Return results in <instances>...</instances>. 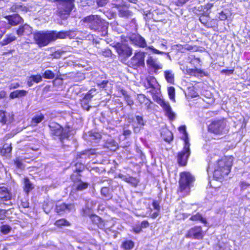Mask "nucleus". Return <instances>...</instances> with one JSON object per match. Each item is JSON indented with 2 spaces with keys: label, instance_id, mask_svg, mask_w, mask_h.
Segmentation results:
<instances>
[{
  "label": "nucleus",
  "instance_id": "17",
  "mask_svg": "<svg viewBox=\"0 0 250 250\" xmlns=\"http://www.w3.org/2000/svg\"><path fill=\"white\" fill-rule=\"evenodd\" d=\"M131 42L138 47L145 48L147 46L146 40L139 35H132L130 37Z\"/></svg>",
  "mask_w": 250,
  "mask_h": 250
},
{
  "label": "nucleus",
  "instance_id": "39",
  "mask_svg": "<svg viewBox=\"0 0 250 250\" xmlns=\"http://www.w3.org/2000/svg\"><path fill=\"white\" fill-rule=\"evenodd\" d=\"M101 194L104 196L106 199L111 198V195L109 193V189L107 187H103L101 190Z\"/></svg>",
  "mask_w": 250,
  "mask_h": 250
},
{
  "label": "nucleus",
  "instance_id": "40",
  "mask_svg": "<svg viewBox=\"0 0 250 250\" xmlns=\"http://www.w3.org/2000/svg\"><path fill=\"white\" fill-rule=\"evenodd\" d=\"M89 184L86 182H83L80 181L79 183L77 184L76 189L79 191H82L88 188Z\"/></svg>",
  "mask_w": 250,
  "mask_h": 250
},
{
  "label": "nucleus",
  "instance_id": "36",
  "mask_svg": "<svg viewBox=\"0 0 250 250\" xmlns=\"http://www.w3.org/2000/svg\"><path fill=\"white\" fill-rule=\"evenodd\" d=\"M165 77L168 83H173L174 82V74L171 70L165 71Z\"/></svg>",
  "mask_w": 250,
  "mask_h": 250
},
{
  "label": "nucleus",
  "instance_id": "21",
  "mask_svg": "<svg viewBox=\"0 0 250 250\" xmlns=\"http://www.w3.org/2000/svg\"><path fill=\"white\" fill-rule=\"evenodd\" d=\"M50 32L52 41L58 39H65L69 35V32L68 31L57 32L56 31H50Z\"/></svg>",
  "mask_w": 250,
  "mask_h": 250
},
{
  "label": "nucleus",
  "instance_id": "41",
  "mask_svg": "<svg viewBox=\"0 0 250 250\" xmlns=\"http://www.w3.org/2000/svg\"><path fill=\"white\" fill-rule=\"evenodd\" d=\"M55 225L58 227H62V226H68L70 223L65 219H61L56 221Z\"/></svg>",
  "mask_w": 250,
  "mask_h": 250
},
{
  "label": "nucleus",
  "instance_id": "20",
  "mask_svg": "<svg viewBox=\"0 0 250 250\" xmlns=\"http://www.w3.org/2000/svg\"><path fill=\"white\" fill-rule=\"evenodd\" d=\"M91 221L97 227L101 229H104L106 228V224L102 219L95 214H92L90 216Z\"/></svg>",
  "mask_w": 250,
  "mask_h": 250
},
{
  "label": "nucleus",
  "instance_id": "28",
  "mask_svg": "<svg viewBox=\"0 0 250 250\" xmlns=\"http://www.w3.org/2000/svg\"><path fill=\"white\" fill-rule=\"evenodd\" d=\"M136 120L138 124L137 126L134 127V131L135 133L139 132L140 129L145 125L143 117L140 116H136Z\"/></svg>",
  "mask_w": 250,
  "mask_h": 250
},
{
  "label": "nucleus",
  "instance_id": "43",
  "mask_svg": "<svg viewBox=\"0 0 250 250\" xmlns=\"http://www.w3.org/2000/svg\"><path fill=\"white\" fill-rule=\"evenodd\" d=\"M1 150V153L3 154L9 153L12 150L11 144H5Z\"/></svg>",
  "mask_w": 250,
  "mask_h": 250
},
{
  "label": "nucleus",
  "instance_id": "1",
  "mask_svg": "<svg viewBox=\"0 0 250 250\" xmlns=\"http://www.w3.org/2000/svg\"><path fill=\"white\" fill-rule=\"evenodd\" d=\"M86 26L94 32L104 37L107 34L108 23L98 15H90L83 19Z\"/></svg>",
  "mask_w": 250,
  "mask_h": 250
},
{
  "label": "nucleus",
  "instance_id": "9",
  "mask_svg": "<svg viewBox=\"0 0 250 250\" xmlns=\"http://www.w3.org/2000/svg\"><path fill=\"white\" fill-rule=\"evenodd\" d=\"M114 47L119 57L126 60L132 54V48L125 43H117Z\"/></svg>",
  "mask_w": 250,
  "mask_h": 250
},
{
  "label": "nucleus",
  "instance_id": "25",
  "mask_svg": "<svg viewBox=\"0 0 250 250\" xmlns=\"http://www.w3.org/2000/svg\"><path fill=\"white\" fill-rule=\"evenodd\" d=\"M161 137L165 141L168 143H169L173 140L172 133L167 129L164 130L162 132Z\"/></svg>",
  "mask_w": 250,
  "mask_h": 250
},
{
  "label": "nucleus",
  "instance_id": "32",
  "mask_svg": "<svg viewBox=\"0 0 250 250\" xmlns=\"http://www.w3.org/2000/svg\"><path fill=\"white\" fill-rule=\"evenodd\" d=\"M95 154V151L94 149L86 150L82 153L80 155H78L80 158H86L88 157L90 158V156Z\"/></svg>",
  "mask_w": 250,
  "mask_h": 250
},
{
  "label": "nucleus",
  "instance_id": "3",
  "mask_svg": "<svg viewBox=\"0 0 250 250\" xmlns=\"http://www.w3.org/2000/svg\"><path fill=\"white\" fill-rule=\"evenodd\" d=\"M194 178L188 172H184L180 174L178 192L183 196L188 195L190 188L192 186Z\"/></svg>",
  "mask_w": 250,
  "mask_h": 250
},
{
  "label": "nucleus",
  "instance_id": "45",
  "mask_svg": "<svg viewBox=\"0 0 250 250\" xmlns=\"http://www.w3.org/2000/svg\"><path fill=\"white\" fill-rule=\"evenodd\" d=\"M43 76L45 79H52L54 78L55 74L52 71L47 70L43 74Z\"/></svg>",
  "mask_w": 250,
  "mask_h": 250
},
{
  "label": "nucleus",
  "instance_id": "58",
  "mask_svg": "<svg viewBox=\"0 0 250 250\" xmlns=\"http://www.w3.org/2000/svg\"><path fill=\"white\" fill-rule=\"evenodd\" d=\"M108 0H97V2L99 6H103L108 2Z\"/></svg>",
  "mask_w": 250,
  "mask_h": 250
},
{
  "label": "nucleus",
  "instance_id": "7",
  "mask_svg": "<svg viewBox=\"0 0 250 250\" xmlns=\"http://www.w3.org/2000/svg\"><path fill=\"white\" fill-rule=\"evenodd\" d=\"M113 7L118 10V16L124 19L131 18L133 13L128 9V5L124 0H117L116 2L112 3Z\"/></svg>",
  "mask_w": 250,
  "mask_h": 250
},
{
  "label": "nucleus",
  "instance_id": "14",
  "mask_svg": "<svg viewBox=\"0 0 250 250\" xmlns=\"http://www.w3.org/2000/svg\"><path fill=\"white\" fill-rule=\"evenodd\" d=\"M157 103L163 108L166 112V115L170 120H172L175 117V114L172 112L171 106L168 102L166 101L162 98H158Z\"/></svg>",
  "mask_w": 250,
  "mask_h": 250
},
{
  "label": "nucleus",
  "instance_id": "2",
  "mask_svg": "<svg viewBox=\"0 0 250 250\" xmlns=\"http://www.w3.org/2000/svg\"><path fill=\"white\" fill-rule=\"evenodd\" d=\"M217 160V164L214 167L213 178L216 180H219L229 173L232 165V158H225Z\"/></svg>",
  "mask_w": 250,
  "mask_h": 250
},
{
  "label": "nucleus",
  "instance_id": "24",
  "mask_svg": "<svg viewBox=\"0 0 250 250\" xmlns=\"http://www.w3.org/2000/svg\"><path fill=\"white\" fill-rule=\"evenodd\" d=\"M11 120V116L9 113L3 110H0V123L5 124L10 123Z\"/></svg>",
  "mask_w": 250,
  "mask_h": 250
},
{
  "label": "nucleus",
  "instance_id": "5",
  "mask_svg": "<svg viewBox=\"0 0 250 250\" xmlns=\"http://www.w3.org/2000/svg\"><path fill=\"white\" fill-rule=\"evenodd\" d=\"M57 12L62 19H66L74 6V0H57Z\"/></svg>",
  "mask_w": 250,
  "mask_h": 250
},
{
  "label": "nucleus",
  "instance_id": "13",
  "mask_svg": "<svg viewBox=\"0 0 250 250\" xmlns=\"http://www.w3.org/2000/svg\"><path fill=\"white\" fill-rule=\"evenodd\" d=\"M204 235V232L201 227L195 226L189 229L186 234V237L199 240L202 239Z\"/></svg>",
  "mask_w": 250,
  "mask_h": 250
},
{
  "label": "nucleus",
  "instance_id": "50",
  "mask_svg": "<svg viewBox=\"0 0 250 250\" xmlns=\"http://www.w3.org/2000/svg\"><path fill=\"white\" fill-rule=\"evenodd\" d=\"M200 62V59L196 58L195 56H194L193 58H191L190 60V63L193 64L195 67L201 65Z\"/></svg>",
  "mask_w": 250,
  "mask_h": 250
},
{
  "label": "nucleus",
  "instance_id": "48",
  "mask_svg": "<svg viewBox=\"0 0 250 250\" xmlns=\"http://www.w3.org/2000/svg\"><path fill=\"white\" fill-rule=\"evenodd\" d=\"M148 49L150 50H151L153 52V53H154L155 54H167V57L169 58H170V56L168 55V53H165L164 52L159 51V50L155 49L153 46H149L148 47Z\"/></svg>",
  "mask_w": 250,
  "mask_h": 250
},
{
  "label": "nucleus",
  "instance_id": "34",
  "mask_svg": "<svg viewBox=\"0 0 250 250\" xmlns=\"http://www.w3.org/2000/svg\"><path fill=\"white\" fill-rule=\"evenodd\" d=\"M134 246V242L131 240H126L123 242L122 247L125 250H130Z\"/></svg>",
  "mask_w": 250,
  "mask_h": 250
},
{
  "label": "nucleus",
  "instance_id": "10",
  "mask_svg": "<svg viewBox=\"0 0 250 250\" xmlns=\"http://www.w3.org/2000/svg\"><path fill=\"white\" fill-rule=\"evenodd\" d=\"M146 53L144 52L139 51L135 52L134 56L130 59L128 63L129 65L133 68L145 66V58Z\"/></svg>",
  "mask_w": 250,
  "mask_h": 250
},
{
  "label": "nucleus",
  "instance_id": "16",
  "mask_svg": "<svg viewBox=\"0 0 250 250\" xmlns=\"http://www.w3.org/2000/svg\"><path fill=\"white\" fill-rule=\"evenodd\" d=\"M147 65L150 68L153 69L156 73L157 71L163 68V65L159 62L158 59L149 56L146 60Z\"/></svg>",
  "mask_w": 250,
  "mask_h": 250
},
{
  "label": "nucleus",
  "instance_id": "15",
  "mask_svg": "<svg viewBox=\"0 0 250 250\" xmlns=\"http://www.w3.org/2000/svg\"><path fill=\"white\" fill-rule=\"evenodd\" d=\"M146 87L150 88L149 91L152 94H156L159 91L160 85L156 79L153 76H149L146 78Z\"/></svg>",
  "mask_w": 250,
  "mask_h": 250
},
{
  "label": "nucleus",
  "instance_id": "53",
  "mask_svg": "<svg viewBox=\"0 0 250 250\" xmlns=\"http://www.w3.org/2000/svg\"><path fill=\"white\" fill-rule=\"evenodd\" d=\"M10 230V227L7 225H3L1 227V231L4 234L8 233Z\"/></svg>",
  "mask_w": 250,
  "mask_h": 250
},
{
  "label": "nucleus",
  "instance_id": "55",
  "mask_svg": "<svg viewBox=\"0 0 250 250\" xmlns=\"http://www.w3.org/2000/svg\"><path fill=\"white\" fill-rule=\"evenodd\" d=\"M240 186L242 190H245L249 188H250V184L245 182H242Z\"/></svg>",
  "mask_w": 250,
  "mask_h": 250
},
{
  "label": "nucleus",
  "instance_id": "23",
  "mask_svg": "<svg viewBox=\"0 0 250 250\" xmlns=\"http://www.w3.org/2000/svg\"><path fill=\"white\" fill-rule=\"evenodd\" d=\"M5 18L7 19L8 23L12 26H15L18 24L22 20L21 18L18 14L8 16Z\"/></svg>",
  "mask_w": 250,
  "mask_h": 250
},
{
  "label": "nucleus",
  "instance_id": "18",
  "mask_svg": "<svg viewBox=\"0 0 250 250\" xmlns=\"http://www.w3.org/2000/svg\"><path fill=\"white\" fill-rule=\"evenodd\" d=\"M74 208L73 204H66L64 203L56 204V210L57 213H61L62 212H69Z\"/></svg>",
  "mask_w": 250,
  "mask_h": 250
},
{
  "label": "nucleus",
  "instance_id": "29",
  "mask_svg": "<svg viewBox=\"0 0 250 250\" xmlns=\"http://www.w3.org/2000/svg\"><path fill=\"white\" fill-rule=\"evenodd\" d=\"M179 131L180 133L183 134L181 137L182 139L184 141V144H189V138L188 137V133L186 131L185 126H181L179 127Z\"/></svg>",
  "mask_w": 250,
  "mask_h": 250
},
{
  "label": "nucleus",
  "instance_id": "22",
  "mask_svg": "<svg viewBox=\"0 0 250 250\" xmlns=\"http://www.w3.org/2000/svg\"><path fill=\"white\" fill-rule=\"evenodd\" d=\"M11 198V194L6 188L0 187V199L3 201H8Z\"/></svg>",
  "mask_w": 250,
  "mask_h": 250
},
{
  "label": "nucleus",
  "instance_id": "49",
  "mask_svg": "<svg viewBox=\"0 0 250 250\" xmlns=\"http://www.w3.org/2000/svg\"><path fill=\"white\" fill-rule=\"evenodd\" d=\"M138 101L141 103H145L146 104H148L150 103V101L146 98L144 95L141 94L138 96Z\"/></svg>",
  "mask_w": 250,
  "mask_h": 250
},
{
  "label": "nucleus",
  "instance_id": "27",
  "mask_svg": "<svg viewBox=\"0 0 250 250\" xmlns=\"http://www.w3.org/2000/svg\"><path fill=\"white\" fill-rule=\"evenodd\" d=\"M27 92L24 90H16L12 92L10 94V99L22 97L25 96Z\"/></svg>",
  "mask_w": 250,
  "mask_h": 250
},
{
  "label": "nucleus",
  "instance_id": "38",
  "mask_svg": "<svg viewBox=\"0 0 250 250\" xmlns=\"http://www.w3.org/2000/svg\"><path fill=\"white\" fill-rule=\"evenodd\" d=\"M187 73L190 75L194 76H197L199 74H201L203 73V70L198 69L196 67L193 69H188L187 70Z\"/></svg>",
  "mask_w": 250,
  "mask_h": 250
},
{
  "label": "nucleus",
  "instance_id": "60",
  "mask_svg": "<svg viewBox=\"0 0 250 250\" xmlns=\"http://www.w3.org/2000/svg\"><path fill=\"white\" fill-rule=\"evenodd\" d=\"M20 86V84L18 83H11L9 86V88L10 89H16V88H18Z\"/></svg>",
  "mask_w": 250,
  "mask_h": 250
},
{
  "label": "nucleus",
  "instance_id": "6",
  "mask_svg": "<svg viewBox=\"0 0 250 250\" xmlns=\"http://www.w3.org/2000/svg\"><path fill=\"white\" fill-rule=\"evenodd\" d=\"M33 38L36 44L41 47L47 45L52 41L50 31H40L33 33Z\"/></svg>",
  "mask_w": 250,
  "mask_h": 250
},
{
  "label": "nucleus",
  "instance_id": "35",
  "mask_svg": "<svg viewBox=\"0 0 250 250\" xmlns=\"http://www.w3.org/2000/svg\"><path fill=\"white\" fill-rule=\"evenodd\" d=\"M54 207V203L51 201H47L44 203L43 208L46 213H48Z\"/></svg>",
  "mask_w": 250,
  "mask_h": 250
},
{
  "label": "nucleus",
  "instance_id": "42",
  "mask_svg": "<svg viewBox=\"0 0 250 250\" xmlns=\"http://www.w3.org/2000/svg\"><path fill=\"white\" fill-rule=\"evenodd\" d=\"M97 93L98 92L95 88H92L87 93L84 97L87 98V100L90 101L92 98L96 95Z\"/></svg>",
  "mask_w": 250,
  "mask_h": 250
},
{
  "label": "nucleus",
  "instance_id": "19",
  "mask_svg": "<svg viewBox=\"0 0 250 250\" xmlns=\"http://www.w3.org/2000/svg\"><path fill=\"white\" fill-rule=\"evenodd\" d=\"M32 33V28L27 24L19 26V29L17 30V34L20 37L29 36Z\"/></svg>",
  "mask_w": 250,
  "mask_h": 250
},
{
  "label": "nucleus",
  "instance_id": "59",
  "mask_svg": "<svg viewBox=\"0 0 250 250\" xmlns=\"http://www.w3.org/2000/svg\"><path fill=\"white\" fill-rule=\"evenodd\" d=\"M149 223L147 221H143L141 222L140 226L141 227V228H146L149 226Z\"/></svg>",
  "mask_w": 250,
  "mask_h": 250
},
{
  "label": "nucleus",
  "instance_id": "61",
  "mask_svg": "<svg viewBox=\"0 0 250 250\" xmlns=\"http://www.w3.org/2000/svg\"><path fill=\"white\" fill-rule=\"evenodd\" d=\"M108 83L107 81H103L102 82L98 84V86L101 88H104Z\"/></svg>",
  "mask_w": 250,
  "mask_h": 250
},
{
  "label": "nucleus",
  "instance_id": "52",
  "mask_svg": "<svg viewBox=\"0 0 250 250\" xmlns=\"http://www.w3.org/2000/svg\"><path fill=\"white\" fill-rule=\"evenodd\" d=\"M64 53V51L61 50H57L52 54V56L55 59H59L61 58L62 55Z\"/></svg>",
  "mask_w": 250,
  "mask_h": 250
},
{
  "label": "nucleus",
  "instance_id": "37",
  "mask_svg": "<svg viewBox=\"0 0 250 250\" xmlns=\"http://www.w3.org/2000/svg\"><path fill=\"white\" fill-rule=\"evenodd\" d=\"M24 191L27 194L33 188L32 184L28 178H25L24 180Z\"/></svg>",
  "mask_w": 250,
  "mask_h": 250
},
{
  "label": "nucleus",
  "instance_id": "57",
  "mask_svg": "<svg viewBox=\"0 0 250 250\" xmlns=\"http://www.w3.org/2000/svg\"><path fill=\"white\" fill-rule=\"evenodd\" d=\"M124 98L128 105H131L133 104V101L131 100L130 96H129L128 95L125 96V97H124Z\"/></svg>",
  "mask_w": 250,
  "mask_h": 250
},
{
  "label": "nucleus",
  "instance_id": "4",
  "mask_svg": "<svg viewBox=\"0 0 250 250\" xmlns=\"http://www.w3.org/2000/svg\"><path fill=\"white\" fill-rule=\"evenodd\" d=\"M194 178L188 172H184L180 174L178 192L183 196L188 195L190 188L192 186Z\"/></svg>",
  "mask_w": 250,
  "mask_h": 250
},
{
  "label": "nucleus",
  "instance_id": "44",
  "mask_svg": "<svg viewBox=\"0 0 250 250\" xmlns=\"http://www.w3.org/2000/svg\"><path fill=\"white\" fill-rule=\"evenodd\" d=\"M89 101L87 100L86 97H84L81 100V104L83 109L88 111L90 107L88 104L89 103Z\"/></svg>",
  "mask_w": 250,
  "mask_h": 250
},
{
  "label": "nucleus",
  "instance_id": "33",
  "mask_svg": "<svg viewBox=\"0 0 250 250\" xmlns=\"http://www.w3.org/2000/svg\"><path fill=\"white\" fill-rule=\"evenodd\" d=\"M44 118L43 115L41 113L35 115L32 119V125H36L41 123L44 119Z\"/></svg>",
  "mask_w": 250,
  "mask_h": 250
},
{
  "label": "nucleus",
  "instance_id": "47",
  "mask_svg": "<svg viewBox=\"0 0 250 250\" xmlns=\"http://www.w3.org/2000/svg\"><path fill=\"white\" fill-rule=\"evenodd\" d=\"M168 94L169 98L175 101V89L173 87L171 86L168 88Z\"/></svg>",
  "mask_w": 250,
  "mask_h": 250
},
{
  "label": "nucleus",
  "instance_id": "54",
  "mask_svg": "<svg viewBox=\"0 0 250 250\" xmlns=\"http://www.w3.org/2000/svg\"><path fill=\"white\" fill-rule=\"evenodd\" d=\"M208 15L205 16V15H203L200 17L199 20L201 21V22L204 25L205 24L208 23Z\"/></svg>",
  "mask_w": 250,
  "mask_h": 250
},
{
  "label": "nucleus",
  "instance_id": "46",
  "mask_svg": "<svg viewBox=\"0 0 250 250\" xmlns=\"http://www.w3.org/2000/svg\"><path fill=\"white\" fill-rule=\"evenodd\" d=\"M89 137L90 140L92 141L101 139V135L98 132H91L89 133Z\"/></svg>",
  "mask_w": 250,
  "mask_h": 250
},
{
  "label": "nucleus",
  "instance_id": "8",
  "mask_svg": "<svg viewBox=\"0 0 250 250\" xmlns=\"http://www.w3.org/2000/svg\"><path fill=\"white\" fill-rule=\"evenodd\" d=\"M208 130L215 134H225L228 131L226 120L214 121L208 126Z\"/></svg>",
  "mask_w": 250,
  "mask_h": 250
},
{
  "label": "nucleus",
  "instance_id": "51",
  "mask_svg": "<svg viewBox=\"0 0 250 250\" xmlns=\"http://www.w3.org/2000/svg\"><path fill=\"white\" fill-rule=\"evenodd\" d=\"M30 80L36 83H38L42 80V77L40 75H32L30 77Z\"/></svg>",
  "mask_w": 250,
  "mask_h": 250
},
{
  "label": "nucleus",
  "instance_id": "11",
  "mask_svg": "<svg viewBox=\"0 0 250 250\" xmlns=\"http://www.w3.org/2000/svg\"><path fill=\"white\" fill-rule=\"evenodd\" d=\"M51 133L53 135L60 137L61 142L68 137V131L64 129L59 124L52 123L49 125Z\"/></svg>",
  "mask_w": 250,
  "mask_h": 250
},
{
  "label": "nucleus",
  "instance_id": "26",
  "mask_svg": "<svg viewBox=\"0 0 250 250\" xmlns=\"http://www.w3.org/2000/svg\"><path fill=\"white\" fill-rule=\"evenodd\" d=\"M189 220L192 221H200L203 223L205 226H207L208 223L206 218H204L202 215L199 212L195 215H192Z\"/></svg>",
  "mask_w": 250,
  "mask_h": 250
},
{
  "label": "nucleus",
  "instance_id": "31",
  "mask_svg": "<svg viewBox=\"0 0 250 250\" xmlns=\"http://www.w3.org/2000/svg\"><path fill=\"white\" fill-rule=\"evenodd\" d=\"M17 38L15 36L12 34H7L6 35V38L3 39L0 42L2 45H6L11 42L15 41Z\"/></svg>",
  "mask_w": 250,
  "mask_h": 250
},
{
  "label": "nucleus",
  "instance_id": "56",
  "mask_svg": "<svg viewBox=\"0 0 250 250\" xmlns=\"http://www.w3.org/2000/svg\"><path fill=\"white\" fill-rule=\"evenodd\" d=\"M152 206L156 210H160V207L159 203L157 201H154L152 203Z\"/></svg>",
  "mask_w": 250,
  "mask_h": 250
},
{
  "label": "nucleus",
  "instance_id": "12",
  "mask_svg": "<svg viewBox=\"0 0 250 250\" xmlns=\"http://www.w3.org/2000/svg\"><path fill=\"white\" fill-rule=\"evenodd\" d=\"M190 144H184L183 150L178 154L177 160L180 166H184L186 165L189 156L190 154Z\"/></svg>",
  "mask_w": 250,
  "mask_h": 250
},
{
  "label": "nucleus",
  "instance_id": "63",
  "mask_svg": "<svg viewBox=\"0 0 250 250\" xmlns=\"http://www.w3.org/2000/svg\"><path fill=\"white\" fill-rule=\"evenodd\" d=\"M133 229V231L136 233H138L140 232L142 230V228H141V227L140 226V225L134 227Z\"/></svg>",
  "mask_w": 250,
  "mask_h": 250
},
{
  "label": "nucleus",
  "instance_id": "30",
  "mask_svg": "<svg viewBox=\"0 0 250 250\" xmlns=\"http://www.w3.org/2000/svg\"><path fill=\"white\" fill-rule=\"evenodd\" d=\"M120 177L134 187H136L138 185L137 180L133 177L124 175L120 176Z\"/></svg>",
  "mask_w": 250,
  "mask_h": 250
},
{
  "label": "nucleus",
  "instance_id": "64",
  "mask_svg": "<svg viewBox=\"0 0 250 250\" xmlns=\"http://www.w3.org/2000/svg\"><path fill=\"white\" fill-rule=\"evenodd\" d=\"M227 16L225 14H224L223 12H222L221 13H220L219 14V19L220 20H222V21H223V20H225L226 19H227Z\"/></svg>",
  "mask_w": 250,
  "mask_h": 250
},
{
  "label": "nucleus",
  "instance_id": "62",
  "mask_svg": "<svg viewBox=\"0 0 250 250\" xmlns=\"http://www.w3.org/2000/svg\"><path fill=\"white\" fill-rule=\"evenodd\" d=\"M159 211L160 210H156L155 212H154V213H153L152 214H151V209H150V213H149V215H150L151 217L154 219V218H156L158 215H159Z\"/></svg>",
  "mask_w": 250,
  "mask_h": 250
}]
</instances>
